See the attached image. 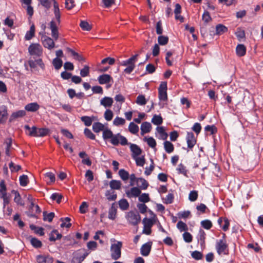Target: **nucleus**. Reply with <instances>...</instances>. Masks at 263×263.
<instances>
[{"label": "nucleus", "mask_w": 263, "mask_h": 263, "mask_svg": "<svg viewBox=\"0 0 263 263\" xmlns=\"http://www.w3.org/2000/svg\"><path fill=\"white\" fill-rule=\"evenodd\" d=\"M30 242L31 245L35 248H40L42 246L41 241L37 238H32Z\"/></svg>", "instance_id": "64"}, {"label": "nucleus", "mask_w": 263, "mask_h": 263, "mask_svg": "<svg viewBox=\"0 0 263 263\" xmlns=\"http://www.w3.org/2000/svg\"><path fill=\"white\" fill-rule=\"evenodd\" d=\"M110 142L112 145L115 146L118 145L119 143L122 145H125L127 144V139L120 134L116 135L113 134L112 137H111L110 140Z\"/></svg>", "instance_id": "5"}, {"label": "nucleus", "mask_w": 263, "mask_h": 263, "mask_svg": "<svg viewBox=\"0 0 263 263\" xmlns=\"http://www.w3.org/2000/svg\"><path fill=\"white\" fill-rule=\"evenodd\" d=\"M31 230L34 231L35 233L39 234L41 236H43L44 234V229L42 228H39L36 227L35 225L31 224L30 226Z\"/></svg>", "instance_id": "47"}, {"label": "nucleus", "mask_w": 263, "mask_h": 263, "mask_svg": "<svg viewBox=\"0 0 263 263\" xmlns=\"http://www.w3.org/2000/svg\"><path fill=\"white\" fill-rule=\"evenodd\" d=\"M125 218L129 224L136 226L141 221V216L137 211H130L125 213Z\"/></svg>", "instance_id": "1"}, {"label": "nucleus", "mask_w": 263, "mask_h": 263, "mask_svg": "<svg viewBox=\"0 0 263 263\" xmlns=\"http://www.w3.org/2000/svg\"><path fill=\"white\" fill-rule=\"evenodd\" d=\"M52 64L56 70H59L62 66L63 61L61 59L55 58L52 61Z\"/></svg>", "instance_id": "38"}, {"label": "nucleus", "mask_w": 263, "mask_h": 263, "mask_svg": "<svg viewBox=\"0 0 263 263\" xmlns=\"http://www.w3.org/2000/svg\"><path fill=\"white\" fill-rule=\"evenodd\" d=\"M89 74V67L85 65L83 69L80 70V75L82 77H87Z\"/></svg>", "instance_id": "55"}, {"label": "nucleus", "mask_w": 263, "mask_h": 263, "mask_svg": "<svg viewBox=\"0 0 263 263\" xmlns=\"http://www.w3.org/2000/svg\"><path fill=\"white\" fill-rule=\"evenodd\" d=\"M236 52L239 57L245 55L246 53V47L242 44L238 45L236 48Z\"/></svg>", "instance_id": "25"}, {"label": "nucleus", "mask_w": 263, "mask_h": 263, "mask_svg": "<svg viewBox=\"0 0 263 263\" xmlns=\"http://www.w3.org/2000/svg\"><path fill=\"white\" fill-rule=\"evenodd\" d=\"M40 108V105L36 102L30 103L25 106V109L28 111L35 112Z\"/></svg>", "instance_id": "23"}, {"label": "nucleus", "mask_w": 263, "mask_h": 263, "mask_svg": "<svg viewBox=\"0 0 263 263\" xmlns=\"http://www.w3.org/2000/svg\"><path fill=\"white\" fill-rule=\"evenodd\" d=\"M141 193L140 189L137 187H133L131 188L130 190L126 192L127 197L129 198L138 197L140 196Z\"/></svg>", "instance_id": "12"}, {"label": "nucleus", "mask_w": 263, "mask_h": 263, "mask_svg": "<svg viewBox=\"0 0 263 263\" xmlns=\"http://www.w3.org/2000/svg\"><path fill=\"white\" fill-rule=\"evenodd\" d=\"M62 235L56 230H53L49 234V240L51 241H54L56 240L61 239Z\"/></svg>", "instance_id": "24"}, {"label": "nucleus", "mask_w": 263, "mask_h": 263, "mask_svg": "<svg viewBox=\"0 0 263 263\" xmlns=\"http://www.w3.org/2000/svg\"><path fill=\"white\" fill-rule=\"evenodd\" d=\"M24 128L26 130L28 131L27 134L29 136L35 137L37 129V128L35 126H33L31 128L29 127V125H26L24 126Z\"/></svg>", "instance_id": "34"}, {"label": "nucleus", "mask_w": 263, "mask_h": 263, "mask_svg": "<svg viewBox=\"0 0 263 263\" xmlns=\"http://www.w3.org/2000/svg\"><path fill=\"white\" fill-rule=\"evenodd\" d=\"M164 148L166 153L170 154L174 150L173 144L168 141H166L164 142Z\"/></svg>", "instance_id": "32"}, {"label": "nucleus", "mask_w": 263, "mask_h": 263, "mask_svg": "<svg viewBox=\"0 0 263 263\" xmlns=\"http://www.w3.org/2000/svg\"><path fill=\"white\" fill-rule=\"evenodd\" d=\"M50 130L47 128H41L36 129L35 137H44L49 134Z\"/></svg>", "instance_id": "29"}, {"label": "nucleus", "mask_w": 263, "mask_h": 263, "mask_svg": "<svg viewBox=\"0 0 263 263\" xmlns=\"http://www.w3.org/2000/svg\"><path fill=\"white\" fill-rule=\"evenodd\" d=\"M136 103L139 105H144L146 104V100L143 95H139L136 99Z\"/></svg>", "instance_id": "43"}, {"label": "nucleus", "mask_w": 263, "mask_h": 263, "mask_svg": "<svg viewBox=\"0 0 263 263\" xmlns=\"http://www.w3.org/2000/svg\"><path fill=\"white\" fill-rule=\"evenodd\" d=\"M228 31V28L222 24H218L216 27V33L217 34H221Z\"/></svg>", "instance_id": "40"}, {"label": "nucleus", "mask_w": 263, "mask_h": 263, "mask_svg": "<svg viewBox=\"0 0 263 263\" xmlns=\"http://www.w3.org/2000/svg\"><path fill=\"white\" fill-rule=\"evenodd\" d=\"M163 119L161 116L155 115L152 119V122L156 125H159L162 123Z\"/></svg>", "instance_id": "39"}, {"label": "nucleus", "mask_w": 263, "mask_h": 263, "mask_svg": "<svg viewBox=\"0 0 263 263\" xmlns=\"http://www.w3.org/2000/svg\"><path fill=\"white\" fill-rule=\"evenodd\" d=\"M167 83L166 82H162L158 88V97L160 101H166L167 100Z\"/></svg>", "instance_id": "7"}, {"label": "nucleus", "mask_w": 263, "mask_h": 263, "mask_svg": "<svg viewBox=\"0 0 263 263\" xmlns=\"http://www.w3.org/2000/svg\"><path fill=\"white\" fill-rule=\"evenodd\" d=\"M98 80L100 84H105L109 83L110 82H113V79L111 76L107 74H104L100 76Z\"/></svg>", "instance_id": "13"}, {"label": "nucleus", "mask_w": 263, "mask_h": 263, "mask_svg": "<svg viewBox=\"0 0 263 263\" xmlns=\"http://www.w3.org/2000/svg\"><path fill=\"white\" fill-rule=\"evenodd\" d=\"M6 186L4 180H2L0 182V197L7 196Z\"/></svg>", "instance_id": "44"}, {"label": "nucleus", "mask_w": 263, "mask_h": 263, "mask_svg": "<svg viewBox=\"0 0 263 263\" xmlns=\"http://www.w3.org/2000/svg\"><path fill=\"white\" fill-rule=\"evenodd\" d=\"M42 43L44 47L48 49H52L54 47V43L52 39L45 36L42 37Z\"/></svg>", "instance_id": "10"}, {"label": "nucleus", "mask_w": 263, "mask_h": 263, "mask_svg": "<svg viewBox=\"0 0 263 263\" xmlns=\"http://www.w3.org/2000/svg\"><path fill=\"white\" fill-rule=\"evenodd\" d=\"M54 217V213L53 212L50 213H47L46 212H43V220L44 221L51 222Z\"/></svg>", "instance_id": "46"}, {"label": "nucleus", "mask_w": 263, "mask_h": 263, "mask_svg": "<svg viewBox=\"0 0 263 263\" xmlns=\"http://www.w3.org/2000/svg\"><path fill=\"white\" fill-rule=\"evenodd\" d=\"M125 120L121 117H117L113 121V124L116 126H119L125 124Z\"/></svg>", "instance_id": "42"}, {"label": "nucleus", "mask_w": 263, "mask_h": 263, "mask_svg": "<svg viewBox=\"0 0 263 263\" xmlns=\"http://www.w3.org/2000/svg\"><path fill=\"white\" fill-rule=\"evenodd\" d=\"M25 115L26 111L24 110H20L16 112H14L11 114L9 118V121L12 122L17 118L24 117Z\"/></svg>", "instance_id": "21"}, {"label": "nucleus", "mask_w": 263, "mask_h": 263, "mask_svg": "<svg viewBox=\"0 0 263 263\" xmlns=\"http://www.w3.org/2000/svg\"><path fill=\"white\" fill-rule=\"evenodd\" d=\"M45 177L48 183H52L55 181V176L51 172H48L45 174Z\"/></svg>", "instance_id": "50"}, {"label": "nucleus", "mask_w": 263, "mask_h": 263, "mask_svg": "<svg viewBox=\"0 0 263 263\" xmlns=\"http://www.w3.org/2000/svg\"><path fill=\"white\" fill-rule=\"evenodd\" d=\"M104 125L100 122H95L92 125V130L94 132L98 133L101 131H103L105 129Z\"/></svg>", "instance_id": "27"}, {"label": "nucleus", "mask_w": 263, "mask_h": 263, "mask_svg": "<svg viewBox=\"0 0 263 263\" xmlns=\"http://www.w3.org/2000/svg\"><path fill=\"white\" fill-rule=\"evenodd\" d=\"M117 212V205L116 203H113L108 211V218L114 220L116 218Z\"/></svg>", "instance_id": "16"}, {"label": "nucleus", "mask_w": 263, "mask_h": 263, "mask_svg": "<svg viewBox=\"0 0 263 263\" xmlns=\"http://www.w3.org/2000/svg\"><path fill=\"white\" fill-rule=\"evenodd\" d=\"M35 34V26L34 25H32L30 28L29 31H27L25 35V39L27 41L31 40Z\"/></svg>", "instance_id": "28"}, {"label": "nucleus", "mask_w": 263, "mask_h": 263, "mask_svg": "<svg viewBox=\"0 0 263 263\" xmlns=\"http://www.w3.org/2000/svg\"><path fill=\"white\" fill-rule=\"evenodd\" d=\"M133 159L135 160L137 166H143L145 164V158L144 156H137L135 158H133Z\"/></svg>", "instance_id": "53"}, {"label": "nucleus", "mask_w": 263, "mask_h": 263, "mask_svg": "<svg viewBox=\"0 0 263 263\" xmlns=\"http://www.w3.org/2000/svg\"><path fill=\"white\" fill-rule=\"evenodd\" d=\"M119 205L121 210L125 211L128 208L129 203L126 199L123 198L119 201Z\"/></svg>", "instance_id": "37"}, {"label": "nucleus", "mask_w": 263, "mask_h": 263, "mask_svg": "<svg viewBox=\"0 0 263 263\" xmlns=\"http://www.w3.org/2000/svg\"><path fill=\"white\" fill-rule=\"evenodd\" d=\"M113 116V112L110 109H106L104 114L105 119L108 121L112 120Z\"/></svg>", "instance_id": "54"}, {"label": "nucleus", "mask_w": 263, "mask_h": 263, "mask_svg": "<svg viewBox=\"0 0 263 263\" xmlns=\"http://www.w3.org/2000/svg\"><path fill=\"white\" fill-rule=\"evenodd\" d=\"M80 26L83 30L85 31H89L91 29V27L88 23L84 21H82L81 22Z\"/></svg>", "instance_id": "58"}, {"label": "nucleus", "mask_w": 263, "mask_h": 263, "mask_svg": "<svg viewBox=\"0 0 263 263\" xmlns=\"http://www.w3.org/2000/svg\"><path fill=\"white\" fill-rule=\"evenodd\" d=\"M37 263H52L53 258L49 255H40L36 256Z\"/></svg>", "instance_id": "14"}, {"label": "nucleus", "mask_w": 263, "mask_h": 263, "mask_svg": "<svg viewBox=\"0 0 263 263\" xmlns=\"http://www.w3.org/2000/svg\"><path fill=\"white\" fill-rule=\"evenodd\" d=\"M205 236L206 234L205 232L200 229L197 236V238L201 247H204L205 246Z\"/></svg>", "instance_id": "20"}, {"label": "nucleus", "mask_w": 263, "mask_h": 263, "mask_svg": "<svg viewBox=\"0 0 263 263\" xmlns=\"http://www.w3.org/2000/svg\"><path fill=\"white\" fill-rule=\"evenodd\" d=\"M105 195L109 201H115L117 197V194H115L114 192L110 193L109 191H107Z\"/></svg>", "instance_id": "59"}, {"label": "nucleus", "mask_w": 263, "mask_h": 263, "mask_svg": "<svg viewBox=\"0 0 263 263\" xmlns=\"http://www.w3.org/2000/svg\"><path fill=\"white\" fill-rule=\"evenodd\" d=\"M40 4L45 8L48 9L51 7V0H39Z\"/></svg>", "instance_id": "62"}, {"label": "nucleus", "mask_w": 263, "mask_h": 263, "mask_svg": "<svg viewBox=\"0 0 263 263\" xmlns=\"http://www.w3.org/2000/svg\"><path fill=\"white\" fill-rule=\"evenodd\" d=\"M67 51L72 54L75 60L79 61H83L85 60V59L82 55H80L78 53L75 52L72 49L69 48H67Z\"/></svg>", "instance_id": "30"}, {"label": "nucleus", "mask_w": 263, "mask_h": 263, "mask_svg": "<svg viewBox=\"0 0 263 263\" xmlns=\"http://www.w3.org/2000/svg\"><path fill=\"white\" fill-rule=\"evenodd\" d=\"M158 42L160 45H165L168 42V37L166 36L160 35L158 37Z\"/></svg>", "instance_id": "48"}, {"label": "nucleus", "mask_w": 263, "mask_h": 263, "mask_svg": "<svg viewBox=\"0 0 263 263\" xmlns=\"http://www.w3.org/2000/svg\"><path fill=\"white\" fill-rule=\"evenodd\" d=\"M145 141L147 142L148 146L153 148H155L156 146V140L153 137L145 138Z\"/></svg>", "instance_id": "52"}, {"label": "nucleus", "mask_w": 263, "mask_h": 263, "mask_svg": "<svg viewBox=\"0 0 263 263\" xmlns=\"http://www.w3.org/2000/svg\"><path fill=\"white\" fill-rule=\"evenodd\" d=\"M137 185L140 189L145 190L147 189L148 184L144 179L139 178L137 179Z\"/></svg>", "instance_id": "26"}, {"label": "nucleus", "mask_w": 263, "mask_h": 263, "mask_svg": "<svg viewBox=\"0 0 263 263\" xmlns=\"http://www.w3.org/2000/svg\"><path fill=\"white\" fill-rule=\"evenodd\" d=\"M198 196V192L195 190L192 191L190 192L189 195V199L192 201L194 202L196 201Z\"/></svg>", "instance_id": "49"}, {"label": "nucleus", "mask_w": 263, "mask_h": 263, "mask_svg": "<svg viewBox=\"0 0 263 263\" xmlns=\"http://www.w3.org/2000/svg\"><path fill=\"white\" fill-rule=\"evenodd\" d=\"M20 185L22 186H25L28 183L29 180L27 175H23L19 178Z\"/></svg>", "instance_id": "51"}, {"label": "nucleus", "mask_w": 263, "mask_h": 263, "mask_svg": "<svg viewBox=\"0 0 263 263\" xmlns=\"http://www.w3.org/2000/svg\"><path fill=\"white\" fill-rule=\"evenodd\" d=\"M28 52L31 56L40 57L43 55V48L38 43H32L28 47Z\"/></svg>", "instance_id": "4"}, {"label": "nucleus", "mask_w": 263, "mask_h": 263, "mask_svg": "<svg viewBox=\"0 0 263 263\" xmlns=\"http://www.w3.org/2000/svg\"><path fill=\"white\" fill-rule=\"evenodd\" d=\"M130 149L132 152L133 158L139 156L142 153L141 148L135 144H131L130 145Z\"/></svg>", "instance_id": "18"}, {"label": "nucleus", "mask_w": 263, "mask_h": 263, "mask_svg": "<svg viewBox=\"0 0 263 263\" xmlns=\"http://www.w3.org/2000/svg\"><path fill=\"white\" fill-rule=\"evenodd\" d=\"M119 175L123 181H127L129 179V173L124 169H121L119 171Z\"/></svg>", "instance_id": "41"}, {"label": "nucleus", "mask_w": 263, "mask_h": 263, "mask_svg": "<svg viewBox=\"0 0 263 263\" xmlns=\"http://www.w3.org/2000/svg\"><path fill=\"white\" fill-rule=\"evenodd\" d=\"M186 139L187 147L190 149H192L196 143V140L194 137V134L192 132H187Z\"/></svg>", "instance_id": "8"}, {"label": "nucleus", "mask_w": 263, "mask_h": 263, "mask_svg": "<svg viewBox=\"0 0 263 263\" xmlns=\"http://www.w3.org/2000/svg\"><path fill=\"white\" fill-rule=\"evenodd\" d=\"M177 228L181 231H185L187 230L186 224L182 221H179L177 224Z\"/></svg>", "instance_id": "60"}, {"label": "nucleus", "mask_w": 263, "mask_h": 263, "mask_svg": "<svg viewBox=\"0 0 263 263\" xmlns=\"http://www.w3.org/2000/svg\"><path fill=\"white\" fill-rule=\"evenodd\" d=\"M128 130L129 132L133 134H137L139 130V126L134 122H130L128 126Z\"/></svg>", "instance_id": "35"}, {"label": "nucleus", "mask_w": 263, "mask_h": 263, "mask_svg": "<svg viewBox=\"0 0 263 263\" xmlns=\"http://www.w3.org/2000/svg\"><path fill=\"white\" fill-rule=\"evenodd\" d=\"M113 102V99L108 97H105L100 100V104L105 108H110L112 105Z\"/></svg>", "instance_id": "15"}, {"label": "nucleus", "mask_w": 263, "mask_h": 263, "mask_svg": "<svg viewBox=\"0 0 263 263\" xmlns=\"http://www.w3.org/2000/svg\"><path fill=\"white\" fill-rule=\"evenodd\" d=\"M50 28L51 30L52 36L55 40H57L59 37L58 27L56 23L53 21H51L50 23Z\"/></svg>", "instance_id": "22"}, {"label": "nucleus", "mask_w": 263, "mask_h": 263, "mask_svg": "<svg viewBox=\"0 0 263 263\" xmlns=\"http://www.w3.org/2000/svg\"><path fill=\"white\" fill-rule=\"evenodd\" d=\"M152 246V242H148L143 245L141 248V253L142 255L147 256L151 251Z\"/></svg>", "instance_id": "17"}, {"label": "nucleus", "mask_w": 263, "mask_h": 263, "mask_svg": "<svg viewBox=\"0 0 263 263\" xmlns=\"http://www.w3.org/2000/svg\"><path fill=\"white\" fill-rule=\"evenodd\" d=\"M141 134L143 135L145 134L149 133L152 129V125L148 122H144L141 125Z\"/></svg>", "instance_id": "19"}, {"label": "nucleus", "mask_w": 263, "mask_h": 263, "mask_svg": "<svg viewBox=\"0 0 263 263\" xmlns=\"http://www.w3.org/2000/svg\"><path fill=\"white\" fill-rule=\"evenodd\" d=\"M177 171L179 174H182L184 176H186L187 175V170L186 169V167L182 163H180L178 165L177 168Z\"/></svg>", "instance_id": "56"}, {"label": "nucleus", "mask_w": 263, "mask_h": 263, "mask_svg": "<svg viewBox=\"0 0 263 263\" xmlns=\"http://www.w3.org/2000/svg\"><path fill=\"white\" fill-rule=\"evenodd\" d=\"M51 199L52 200H56L57 202L60 203L61 201V199L63 198L62 195L59 194V193H53L51 195Z\"/></svg>", "instance_id": "61"}, {"label": "nucleus", "mask_w": 263, "mask_h": 263, "mask_svg": "<svg viewBox=\"0 0 263 263\" xmlns=\"http://www.w3.org/2000/svg\"><path fill=\"white\" fill-rule=\"evenodd\" d=\"M7 107L6 106L0 107V123H5L8 118Z\"/></svg>", "instance_id": "11"}, {"label": "nucleus", "mask_w": 263, "mask_h": 263, "mask_svg": "<svg viewBox=\"0 0 263 263\" xmlns=\"http://www.w3.org/2000/svg\"><path fill=\"white\" fill-rule=\"evenodd\" d=\"M201 225L203 228L209 230L212 227V223L210 220H204L201 222Z\"/></svg>", "instance_id": "57"}, {"label": "nucleus", "mask_w": 263, "mask_h": 263, "mask_svg": "<svg viewBox=\"0 0 263 263\" xmlns=\"http://www.w3.org/2000/svg\"><path fill=\"white\" fill-rule=\"evenodd\" d=\"M122 247V243L121 241H117L111 245L110 252L112 258L117 260L121 257Z\"/></svg>", "instance_id": "3"}, {"label": "nucleus", "mask_w": 263, "mask_h": 263, "mask_svg": "<svg viewBox=\"0 0 263 263\" xmlns=\"http://www.w3.org/2000/svg\"><path fill=\"white\" fill-rule=\"evenodd\" d=\"M154 223V220L151 218H144L143 219V229L142 233L148 235H150L152 233L151 228Z\"/></svg>", "instance_id": "6"}, {"label": "nucleus", "mask_w": 263, "mask_h": 263, "mask_svg": "<svg viewBox=\"0 0 263 263\" xmlns=\"http://www.w3.org/2000/svg\"><path fill=\"white\" fill-rule=\"evenodd\" d=\"M224 237V234L223 238L217 241L216 244V249L219 255H226L229 252L228 246Z\"/></svg>", "instance_id": "2"}, {"label": "nucleus", "mask_w": 263, "mask_h": 263, "mask_svg": "<svg viewBox=\"0 0 263 263\" xmlns=\"http://www.w3.org/2000/svg\"><path fill=\"white\" fill-rule=\"evenodd\" d=\"M205 130L209 132L211 135L214 134L217 131V128L215 125H207L205 127Z\"/></svg>", "instance_id": "63"}, {"label": "nucleus", "mask_w": 263, "mask_h": 263, "mask_svg": "<svg viewBox=\"0 0 263 263\" xmlns=\"http://www.w3.org/2000/svg\"><path fill=\"white\" fill-rule=\"evenodd\" d=\"M121 184V182L119 180H112L109 182V186L112 190H120Z\"/></svg>", "instance_id": "31"}, {"label": "nucleus", "mask_w": 263, "mask_h": 263, "mask_svg": "<svg viewBox=\"0 0 263 263\" xmlns=\"http://www.w3.org/2000/svg\"><path fill=\"white\" fill-rule=\"evenodd\" d=\"M156 130L160 135V138H161L162 140L166 139L168 135L167 133L165 132V129L163 127H157Z\"/></svg>", "instance_id": "36"}, {"label": "nucleus", "mask_w": 263, "mask_h": 263, "mask_svg": "<svg viewBox=\"0 0 263 263\" xmlns=\"http://www.w3.org/2000/svg\"><path fill=\"white\" fill-rule=\"evenodd\" d=\"M28 63L31 68H35L37 65L40 66L43 70L45 69V64L41 59H38L35 60H29Z\"/></svg>", "instance_id": "9"}, {"label": "nucleus", "mask_w": 263, "mask_h": 263, "mask_svg": "<svg viewBox=\"0 0 263 263\" xmlns=\"http://www.w3.org/2000/svg\"><path fill=\"white\" fill-rule=\"evenodd\" d=\"M113 133L110 129L108 128H105L103 131L102 137L104 140H107L111 139L112 137Z\"/></svg>", "instance_id": "33"}, {"label": "nucleus", "mask_w": 263, "mask_h": 263, "mask_svg": "<svg viewBox=\"0 0 263 263\" xmlns=\"http://www.w3.org/2000/svg\"><path fill=\"white\" fill-rule=\"evenodd\" d=\"M81 120L86 126H90L93 121L92 118L89 116H83L81 118Z\"/></svg>", "instance_id": "45"}]
</instances>
